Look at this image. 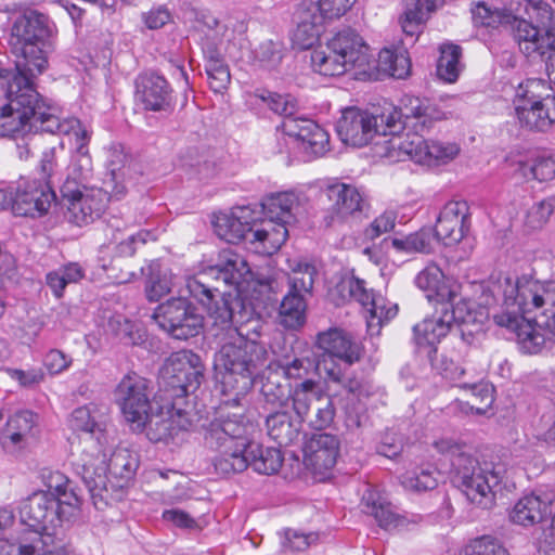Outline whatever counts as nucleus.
Returning <instances> with one entry per match:
<instances>
[{"label": "nucleus", "mask_w": 555, "mask_h": 555, "mask_svg": "<svg viewBox=\"0 0 555 555\" xmlns=\"http://www.w3.org/2000/svg\"><path fill=\"white\" fill-rule=\"evenodd\" d=\"M493 301L502 298L503 311L493 315L495 324L516 335L525 353H538L546 341L555 343V282L500 276L487 286Z\"/></svg>", "instance_id": "1"}, {"label": "nucleus", "mask_w": 555, "mask_h": 555, "mask_svg": "<svg viewBox=\"0 0 555 555\" xmlns=\"http://www.w3.org/2000/svg\"><path fill=\"white\" fill-rule=\"evenodd\" d=\"M254 430V423L242 414L229 415L210 423L205 441L210 449L218 452L212 460L216 473L230 475L241 473L248 466L264 475H273L280 470L283 464L281 450L263 448L249 441L248 436Z\"/></svg>", "instance_id": "2"}, {"label": "nucleus", "mask_w": 555, "mask_h": 555, "mask_svg": "<svg viewBox=\"0 0 555 555\" xmlns=\"http://www.w3.org/2000/svg\"><path fill=\"white\" fill-rule=\"evenodd\" d=\"M415 129L424 130L431 120L447 118L437 105L416 96H404L399 108L388 105L379 114L356 107L343 111L336 125L340 140L348 145L361 147L370 143L376 134L387 135L401 129V119Z\"/></svg>", "instance_id": "3"}, {"label": "nucleus", "mask_w": 555, "mask_h": 555, "mask_svg": "<svg viewBox=\"0 0 555 555\" xmlns=\"http://www.w3.org/2000/svg\"><path fill=\"white\" fill-rule=\"evenodd\" d=\"M0 86L5 89L8 103L0 109V137L22 138L44 131L54 133L62 121L57 108L38 91L35 80L10 76L0 69Z\"/></svg>", "instance_id": "4"}, {"label": "nucleus", "mask_w": 555, "mask_h": 555, "mask_svg": "<svg viewBox=\"0 0 555 555\" xmlns=\"http://www.w3.org/2000/svg\"><path fill=\"white\" fill-rule=\"evenodd\" d=\"M259 328L256 321L251 333L249 330L244 332V327L231 331L215 356L217 387L222 395L231 396L225 402L232 401L237 405L251 388L255 376L267 364L268 351L256 339L260 335Z\"/></svg>", "instance_id": "5"}, {"label": "nucleus", "mask_w": 555, "mask_h": 555, "mask_svg": "<svg viewBox=\"0 0 555 555\" xmlns=\"http://www.w3.org/2000/svg\"><path fill=\"white\" fill-rule=\"evenodd\" d=\"M433 446L450 460L453 481L467 500L481 508H491L506 475L505 464L487 461L479 463L470 454L469 447L452 438L438 439Z\"/></svg>", "instance_id": "6"}, {"label": "nucleus", "mask_w": 555, "mask_h": 555, "mask_svg": "<svg viewBox=\"0 0 555 555\" xmlns=\"http://www.w3.org/2000/svg\"><path fill=\"white\" fill-rule=\"evenodd\" d=\"M250 268L243 256L232 249L222 250L216 264L206 268L198 275L186 280V288L207 310L216 324L233 322L232 295L221 289L224 286H238L250 274Z\"/></svg>", "instance_id": "7"}, {"label": "nucleus", "mask_w": 555, "mask_h": 555, "mask_svg": "<svg viewBox=\"0 0 555 555\" xmlns=\"http://www.w3.org/2000/svg\"><path fill=\"white\" fill-rule=\"evenodd\" d=\"M108 409L104 404L90 402L75 409L68 418V426L77 433H85L94 439L98 448L95 453L85 452L76 463L77 473L81 476L89 493L98 506L103 505L114 495L115 488H107L104 476L107 436Z\"/></svg>", "instance_id": "8"}, {"label": "nucleus", "mask_w": 555, "mask_h": 555, "mask_svg": "<svg viewBox=\"0 0 555 555\" xmlns=\"http://www.w3.org/2000/svg\"><path fill=\"white\" fill-rule=\"evenodd\" d=\"M259 211L249 206L233 208L229 214L214 215L216 234L228 243L244 242L248 248L260 255H272L287 240V232L270 220H260Z\"/></svg>", "instance_id": "9"}, {"label": "nucleus", "mask_w": 555, "mask_h": 555, "mask_svg": "<svg viewBox=\"0 0 555 555\" xmlns=\"http://www.w3.org/2000/svg\"><path fill=\"white\" fill-rule=\"evenodd\" d=\"M52 28L47 15L31 11L17 17L12 26L10 47L16 56L15 69L10 76L35 80L48 67Z\"/></svg>", "instance_id": "10"}, {"label": "nucleus", "mask_w": 555, "mask_h": 555, "mask_svg": "<svg viewBox=\"0 0 555 555\" xmlns=\"http://www.w3.org/2000/svg\"><path fill=\"white\" fill-rule=\"evenodd\" d=\"M371 53L363 38L352 29L335 34L325 44L311 54V64L323 76H340L346 72L364 67Z\"/></svg>", "instance_id": "11"}, {"label": "nucleus", "mask_w": 555, "mask_h": 555, "mask_svg": "<svg viewBox=\"0 0 555 555\" xmlns=\"http://www.w3.org/2000/svg\"><path fill=\"white\" fill-rule=\"evenodd\" d=\"M76 513L77 511L68 509L57 501L52 493L44 491L34 492L20 508L22 522L37 534L36 541L31 544L38 546L39 544L54 545L55 541L63 540L59 529Z\"/></svg>", "instance_id": "12"}, {"label": "nucleus", "mask_w": 555, "mask_h": 555, "mask_svg": "<svg viewBox=\"0 0 555 555\" xmlns=\"http://www.w3.org/2000/svg\"><path fill=\"white\" fill-rule=\"evenodd\" d=\"M286 262L291 271L288 292L281 301L279 315L282 325L287 328H298L306 321L305 295L313 287L317 270L313 264L298 258L287 259Z\"/></svg>", "instance_id": "13"}, {"label": "nucleus", "mask_w": 555, "mask_h": 555, "mask_svg": "<svg viewBox=\"0 0 555 555\" xmlns=\"http://www.w3.org/2000/svg\"><path fill=\"white\" fill-rule=\"evenodd\" d=\"M158 326L176 339L196 336L203 326V317L185 298H171L160 304L154 314Z\"/></svg>", "instance_id": "14"}, {"label": "nucleus", "mask_w": 555, "mask_h": 555, "mask_svg": "<svg viewBox=\"0 0 555 555\" xmlns=\"http://www.w3.org/2000/svg\"><path fill=\"white\" fill-rule=\"evenodd\" d=\"M149 382L137 373L125 375L115 390L116 401L125 420L135 430L145 428L152 405L149 399Z\"/></svg>", "instance_id": "15"}, {"label": "nucleus", "mask_w": 555, "mask_h": 555, "mask_svg": "<svg viewBox=\"0 0 555 555\" xmlns=\"http://www.w3.org/2000/svg\"><path fill=\"white\" fill-rule=\"evenodd\" d=\"M345 283L350 297L366 309L365 320L371 335L378 334L382 326L397 315V305L389 302L380 295H375L372 289H367L364 280L352 276Z\"/></svg>", "instance_id": "16"}, {"label": "nucleus", "mask_w": 555, "mask_h": 555, "mask_svg": "<svg viewBox=\"0 0 555 555\" xmlns=\"http://www.w3.org/2000/svg\"><path fill=\"white\" fill-rule=\"evenodd\" d=\"M317 347L323 351L322 367L324 363L351 366L360 361L364 349L362 344L350 333L340 328H328L317 336Z\"/></svg>", "instance_id": "17"}, {"label": "nucleus", "mask_w": 555, "mask_h": 555, "mask_svg": "<svg viewBox=\"0 0 555 555\" xmlns=\"http://www.w3.org/2000/svg\"><path fill=\"white\" fill-rule=\"evenodd\" d=\"M203 371L204 366L196 353L181 350L168 358L164 375L168 378V384L177 389V396H186L199 387Z\"/></svg>", "instance_id": "18"}, {"label": "nucleus", "mask_w": 555, "mask_h": 555, "mask_svg": "<svg viewBox=\"0 0 555 555\" xmlns=\"http://www.w3.org/2000/svg\"><path fill=\"white\" fill-rule=\"evenodd\" d=\"M105 236L107 243L101 245L99 249V261L102 269L107 271L115 268L116 259L132 257L137 248L147 242L151 233L147 230H140L125 237L119 221L114 219L107 224Z\"/></svg>", "instance_id": "19"}, {"label": "nucleus", "mask_w": 555, "mask_h": 555, "mask_svg": "<svg viewBox=\"0 0 555 555\" xmlns=\"http://www.w3.org/2000/svg\"><path fill=\"white\" fill-rule=\"evenodd\" d=\"M61 193L68 203V211L78 225L88 224L99 217L105 208L106 198L101 189L75 186L66 181L61 186Z\"/></svg>", "instance_id": "20"}, {"label": "nucleus", "mask_w": 555, "mask_h": 555, "mask_svg": "<svg viewBox=\"0 0 555 555\" xmlns=\"http://www.w3.org/2000/svg\"><path fill=\"white\" fill-rule=\"evenodd\" d=\"M470 225L467 203L451 201L439 212L433 234L444 246H455L469 233Z\"/></svg>", "instance_id": "21"}, {"label": "nucleus", "mask_w": 555, "mask_h": 555, "mask_svg": "<svg viewBox=\"0 0 555 555\" xmlns=\"http://www.w3.org/2000/svg\"><path fill=\"white\" fill-rule=\"evenodd\" d=\"M435 121L431 120L428 127L420 130L408 125L405 118L402 117L401 129L395 133H388L391 137L385 141L386 156L396 162L411 159L423 164L424 159H426V140L423 133L428 131Z\"/></svg>", "instance_id": "22"}, {"label": "nucleus", "mask_w": 555, "mask_h": 555, "mask_svg": "<svg viewBox=\"0 0 555 555\" xmlns=\"http://www.w3.org/2000/svg\"><path fill=\"white\" fill-rule=\"evenodd\" d=\"M55 195L49 184L36 180H23L16 191H12L9 207L16 216H40L48 211Z\"/></svg>", "instance_id": "23"}, {"label": "nucleus", "mask_w": 555, "mask_h": 555, "mask_svg": "<svg viewBox=\"0 0 555 555\" xmlns=\"http://www.w3.org/2000/svg\"><path fill=\"white\" fill-rule=\"evenodd\" d=\"M490 297L491 299L487 296L480 306L468 299L456 301L451 309L448 307L449 302L442 304L446 313L453 317V326L459 328L462 339L467 344L473 341L475 335L482 332L483 322L488 318L486 306L495 302L491 295Z\"/></svg>", "instance_id": "24"}, {"label": "nucleus", "mask_w": 555, "mask_h": 555, "mask_svg": "<svg viewBox=\"0 0 555 555\" xmlns=\"http://www.w3.org/2000/svg\"><path fill=\"white\" fill-rule=\"evenodd\" d=\"M57 127L54 133L69 135L75 140L76 151L72 158V172L75 179L80 181L86 180L92 171V160L88 151L90 132L80 120L75 117L62 119Z\"/></svg>", "instance_id": "25"}, {"label": "nucleus", "mask_w": 555, "mask_h": 555, "mask_svg": "<svg viewBox=\"0 0 555 555\" xmlns=\"http://www.w3.org/2000/svg\"><path fill=\"white\" fill-rule=\"evenodd\" d=\"M135 94L144 108L153 112L173 109L172 91L168 81L156 74H143L135 79Z\"/></svg>", "instance_id": "26"}, {"label": "nucleus", "mask_w": 555, "mask_h": 555, "mask_svg": "<svg viewBox=\"0 0 555 555\" xmlns=\"http://www.w3.org/2000/svg\"><path fill=\"white\" fill-rule=\"evenodd\" d=\"M553 500V494L541 491L524 495L514 504L508 518L514 525L532 527L552 514Z\"/></svg>", "instance_id": "27"}, {"label": "nucleus", "mask_w": 555, "mask_h": 555, "mask_svg": "<svg viewBox=\"0 0 555 555\" xmlns=\"http://www.w3.org/2000/svg\"><path fill=\"white\" fill-rule=\"evenodd\" d=\"M108 446L106 447V449ZM107 459V454L105 455V460ZM104 476L106 477L107 488H112V485L115 488L114 495L107 502H103V505L98 506L91 498L93 505L98 509H103L106 506L111 505L113 502L117 501L122 494V488L126 481L132 476L138 467L137 459L132 455V453L125 448L116 449L106 464L104 462ZM90 496H92L90 494Z\"/></svg>", "instance_id": "28"}, {"label": "nucleus", "mask_w": 555, "mask_h": 555, "mask_svg": "<svg viewBox=\"0 0 555 555\" xmlns=\"http://www.w3.org/2000/svg\"><path fill=\"white\" fill-rule=\"evenodd\" d=\"M555 35L534 26L527 20H518L514 26V38L520 51L528 57H544L555 50Z\"/></svg>", "instance_id": "29"}, {"label": "nucleus", "mask_w": 555, "mask_h": 555, "mask_svg": "<svg viewBox=\"0 0 555 555\" xmlns=\"http://www.w3.org/2000/svg\"><path fill=\"white\" fill-rule=\"evenodd\" d=\"M339 441L336 436L321 433L312 435L305 444V463L315 473L334 467L338 456Z\"/></svg>", "instance_id": "30"}, {"label": "nucleus", "mask_w": 555, "mask_h": 555, "mask_svg": "<svg viewBox=\"0 0 555 555\" xmlns=\"http://www.w3.org/2000/svg\"><path fill=\"white\" fill-rule=\"evenodd\" d=\"M515 116L521 128L544 132L555 124V99L543 102H514Z\"/></svg>", "instance_id": "31"}, {"label": "nucleus", "mask_w": 555, "mask_h": 555, "mask_svg": "<svg viewBox=\"0 0 555 555\" xmlns=\"http://www.w3.org/2000/svg\"><path fill=\"white\" fill-rule=\"evenodd\" d=\"M261 207L266 215L262 220H270L288 233L287 225L296 221L300 199L294 192H279L264 197Z\"/></svg>", "instance_id": "32"}, {"label": "nucleus", "mask_w": 555, "mask_h": 555, "mask_svg": "<svg viewBox=\"0 0 555 555\" xmlns=\"http://www.w3.org/2000/svg\"><path fill=\"white\" fill-rule=\"evenodd\" d=\"M416 286L426 293L429 300L441 305L452 302L457 296L456 286L446 279L442 270L436 263L427 264L415 278Z\"/></svg>", "instance_id": "33"}, {"label": "nucleus", "mask_w": 555, "mask_h": 555, "mask_svg": "<svg viewBox=\"0 0 555 555\" xmlns=\"http://www.w3.org/2000/svg\"><path fill=\"white\" fill-rule=\"evenodd\" d=\"M326 194L332 204V217L328 224L343 221L346 218L360 212L364 199L358 188L351 184L336 182L327 186Z\"/></svg>", "instance_id": "34"}, {"label": "nucleus", "mask_w": 555, "mask_h": 555, "mask_svg": "<svg viewBox=\"0 0 555 555\" xmlns=\"http://www.w3.org/2000/svg\"><path fill=\"white\" fill-rule=\"evenodd\" d=\"M36 415L30 411L14 414L7 422L0 436L2 448L9 453H15L25 448L34 437Z\"/></svg>", "instance_id": "35"}, {"label": "nucleus", "mask_w": 555, "mask_h": 555, "mask_svg": "<svg viewBox=\"0 0 555 555\" xmlns=\"http://www.w3.org/2000/svg\"><path fill=\"white\" fill-rule=\"evenodd\" d=\"M452 327L453 317L447 314L441 307L440 311L414 325V340L418 346L434 347L451 332Z\"/></svg>", "instance_id": "36"}, {"label": "nucleus", "mask_w": 555, "mask_h": 555, "mask_svg": "<svg viewBox=\"0 0 555 555\" xmlns=\"http://www.w3.org/2000/svg\"><path fill=\"white\" fill-rule=\"evenodd\" d=\"M266 429L280 446H289L299 437L301 422L287 410L274 411L266 417Z\"/></svg>", "instance_id": "37"}, {"label": "nucleus", "mask_w": 555, "mask_h": 555, "mask_svg": "<svg viewBox=\"0 0 555 555\" xmlns=\"http://www.w3.org/2000/svg\"><path fill=\"white\" fill-rule=\"evenodd\" d=\"M40 476L42 483L48 489L46 492L52 493L68 509L79 511L81 496L78 489L63 473L43 468Z\"/></svg>", "instance_id": "38"}, {"label": "nucleus", "mask_w": 555, "mask_h": 555, "mask_svg": "<svg viewBox=\"0 0 555 555\" xmlns=\"http://www.w3.org/2000/svg\"><path fill=\"white\" fill-rule=\"evenodd\" d=\"M323 396L318 382L314 379H305L296 384L289 392L296 417L301 423L305 422L309 416L312 405H315Z\"/></svg>", "instance_id": "39"}, {"label": "nucleus", "mask_w": 555, "mask_h": 555, "mask_svg": "<svg viewBox=\"0 0 555 555\" xmlns=\"http://www.w3.org/2000/svg\"><path fill=\"white\" fill-rule=\"evenodd\" d=\"M435 7V0H405V9L400 17L402 31L410 37L421 34L428 12Z\"/></svg>", "instance_id": "40"}, {"label": "nucleus", "mask_w": 555, "mask_h": 555, "mask_svg": "<svg viewBox=\"0 0 555 555\" xmlns=\"http://www.w3.org/2000/svg\"><path fill=\"white\" fill-rule=\"evenodd\" d=\"M363 511L376 519L387 530L400 525L401 519L393 512L390 503L372 490H367L362 499Z\"/></svg>", "instance_id": "41"}, {"label": "nucleus", "mask_w": 555, "mask_h": 555, "mask_svg": "<svg viewBox=\"0 0 555 555\" xmlns=\"http://www.w3.org/2000/svg\"><path fill=\"white\" fill-rule=\"evenodd\" d=\"M465 374V370L459 366L454 367V372H447V375L454 380H459L457 386L472 392L474 399L479 400L480 405L470 404V409L477 414H483L492 405L493 387L486 382H461V377Z\"/></svg>", "instance_id": "42"}, {"label": "nucleus", "mask_w": 555, "mask_h": 555, "mask_svg": "<svg viewBox=\"0 0 555 555\" xmlns=\"http://www.w3.org/2000/svg\"><path fill=\"white\" fill-rule=\"evenodd\" d=\"M206 55V73L210 89L216 93H222L229 86L231 75L229 67L220 59L215 48L208 47L204 50Z\"/></svg>", "instance_id": "43"}, {"label": "nucleus", "mask_w": 555, "mask_h": 555, "mask_svg": "<svg viewBox=\"0 0 555 555\" xmlns=\"http://www.w3.org/2000/svg\"><path fill=\"white\" fill-rule=\"evenodd\" d=\"M434 234L430 228H422L416 232L391 238V246L402 254H429L433 250Z\"/></svg>", "instance_id": "44"}, {"label": "nucleus", "mask_w": 555, "mask_h": 555, "mask_svg": "<svg viewBox=\"0 0 555 555\" xmlns=\"http://www.w3.org/2000/svg\"><path fill=\"white\" fill-rule=\"evenodd\" d=\"M269 372L262 377L261 395L267 403L279 406H286L289 399L291 387L287 383H283V375L273 372L269 366Z\"/></svg>", "instance_id": "45"}, {"label": "nucleus", "mask_w": 555, "mask_h": 555, "mask_svg": "<svg viewBox=\"0 0 555 555\" xmlns=\"http://www.w3.org/2000/svg\"><path fill=\"white\" fill-rule=\"evenodd\" d=\"M462 50L456 44H443L440 47V57L437 63V75L446 82H454L461 72L460 57Z\"/></svg>", "instance_id": "46"}, {"label": "nucleus", "mask_w": 555, "mask_h": 555, "mask_svg": "<svg viewBox=\"0 0 555 555\" xmlns=\"http://www.w3.org/2000/svg\"><path fill=\"white\" fill-rule=\"evenodd\" d=\"M551 91L552 88L547 80L542 78H528L518 85L514 102H543L544 99H555V95H553Z\"/></svg>", "instance_id": "47"}, {"label": "nucleus", "mask_w": 555, "mask_h": 555, "mask_svg": "<svg viewBox=\"0 0 555 555\" xmlns=\"http://www.w3.org/2000/svg\"><path fill=\"white\" fill-rule=\"evenodd\" d=\"M378 68L391 77L402 79L410 74V59L405 52L397 53L390 49H383L378 53Z\"/></svg>", "instance_id": "48"}, {"label": "nucleus", "mask_w": 555, "mask_h": 555, "mask_svg": "<svg viewBox=\"0 0 555 555\" xmlns=\"http://www.w3.org/2000/svg\"><path fill=\"white\" fill-rule=\"evenodd\" d=\"M310 130L305 132L306 137L299 147L310 157H321L330 151V134L315 122H308Z\"/></svg>", "instance_id": "49"}, {"label": "nucleus", "mask_w": 555, "mask_h": 555, "mask_svg": "<svg viewBox=\"0 0 555 555\" xmlns=\"http://www.w3.org/2000/svg\"><path fill=\"white\" fill-rule=\"evenodd\" d=\"M437 472L430 467L416 468L401 476V485L411 491L433 490L437 487Z\"/></svg>", "instance_id": "50"}, {"label": "nucleus", "mask_w": 555, "mask_h": 555, "mask_svg": "<svg viewBox=\"0 0 555 555\" xmlns=\"http://www.w3.org/2000/svg\"><path fill=\"white\" fill-rule=\"evenodd\" d=\"M425 153L426 159L423 164L439 165L454 159L460 153V147L455 143L426 140Z\"/></svg>", "instance_id": "51"}, {"label": "nucleus", "mask_w": 555, "mask_h": 555, "mask_svg": "<svg viewBox=\"0 0 555 555\" xmlns=\"http://www.w3.org/2000/svg\"><path fill=\"white\" fill-rule=\"evenodd\" d=\"M525 11L538 27L555 35V15L550 4L543 0H527Z\"/></svg>", "instance_id": "52"}, {"label": "nucleus", "mask_w": 555, "mask_h": 555, "mask_svg": "<svg viewBox=\"0 0 555 555\" xmlns=\"http://www.w3.org/2000/svg\"><path fill=\"white\" fill-rule=\"evenodd\" d=\"M460 555H509V553L498 539L482 535L470 540Z\"/></svg>", "instance_id": "53"}, {"label": "nucleus", "mask_w": 555, "mask_h": 555, "mask_svg": "<svg viewBox=\"0 0 555 555\" xmlns=\"http://www.w3.org/2000/svg\"><path fill=\"white\" fill-rule=\"evenodd\" d=\"M284 57L282 43L272 40L259 44L255 51V59L259 66L272 70L278 68Z\"/></svg>", "instance_id": "54"}, {"label": "nucleus", "mask_w": 555, "mask_h": 555, "mask_svg": "<svg viewBox=\"0 0 555 555\" xmlns=\"http://www.w3.org/2000/svg\"><path fill=\"white\" fill-rule=\"evenodd\" d=\"M349 366H341V364L324 363V373L328 383L340 385L348 393L356 395L361 389L359 379L350 376L347 372Z\"/></svg>", "instance_id": "55"}, {"label": "nucleus", "mask_w": 555, "mask_h": 555, "mask_svg": "<svg viewBox=\"0 0 555 555\" xmlns=\"http://www.w3.org/2000/svg\"><path fill=\"white\" fill-rule=\"evenodd\" d=\"M147 436L153 441H166L171 439L169 424V409H162L157 413L149 411V418L145 423Z\"/></svg>", "instance_id": "56"}, {"label": "nucleus", "mask_w": 555, "mask_h": 555, "mask_svg": "<svg viewBox=\"0 0 555 555\" xmlns=\"http://www.w3.org/2000/svg\"><path fill=\"white\" fill-rule=\"evenodd\" d=\"M259 96L268 104L272 112L283 116L284 119L295 116L297 113V100L291 94H279L267 91L262 92Z\"/></svg>", "instance_id": "57"}, {"label": "nucleus", "mask_w": 555, "mask_h": 555, "mask_svg": "<svg viewBox=\"0 0 555 555\" xmlns=\"http://www.w3.org/2000/svg\"><path fill=\"white\" fill-rule=\"evenodd\" d=\"M335 417V408L331 397L323 396L315 404V412L308 416L305 422L317 430H322L331 426Z\"/></svg>", "instance_id": "58"}, {"label": "nucleus", "mask_w": 555, "mask_h": 555, "mask_svg": "<svg viewBox=\"0 0 555 555\" xmlns=\"http://www.w3.org/2000/svg\"><path fill=\"white\" fill-rule=\"evenodd\" d=\"M128 169L124 166L121 168L112 167L109 173L103 181L102 192L107 196L115 199L122 198L127 193V183L125 180Z\"/></svg>", "instance_id": "59"}, {"label": "nucleus", "mask_w": 555, "mask_h": 555, "mask_svg": "<svg viewBox=\"0 0 555 555\" xmlns=\"http://www.w3.org/2000/svg\"><path fill=\"white\" fill-rule=\"evenodd\" d=\"M554 202L553 198H547L534 203L526 215L527 227L533 230L541 229L554 211Z\"/></svg>", "instance_id": "60"}, {"label": "nucleus", "mask_w": 555, "mask_h": 555, "mask_svg": "<svg viewBox=\"0 0 555 555\" xmlns=\"http://www.w3.org/2000/svg\"><path fill=\"white\" fill-rule=\"evenodd\" d=\"M39 172L43 180L42 184H49L52 190L55 183L54 180L59 175L55 147H50L42 153L39 164Z\"/></svg>", "instance_id": "61"}, {"label": "nucleus", "mask_w": 555, "mask_h": 555, "mask_svg": "<svg viewBox=\"0 0 555 555\" xmlns=\"http://www.w3.org/2000/svg\"><path fill=\"white\" fill-rule=\"evenodd\" d=\"M297 27L294 33V40L301 49H309L318 41L323 26L315 25V22L306 24L304 22H296Z\"/></svg>", "instance_id": "62"}, {"label": "nucleus", "mask_w": 555, "mask_h": 555, "mask_svg": "<svg viewBox=\"0 0 555 555\" xmlns=\"http://www.w3.org/2000/svg\"><path fill=\"white\" fill-rule=\"evenodd\" d=\"M281 374L288 379H309L308 375L313 369V363L308 358H295L293 361L280 365Z\"/></svg>", "instance_id": "63"}, {"label": "nucleus", "mask_w": 555, "mask_h": 555, "mask_svg": "<svg viewBox=\"0 0 555 555\" xmlns=\"http://www.w3.org/2000/svg\"><path fill=\"white\" fill-rule=\"evenodd\" d=\"M308 122L314 121L307 118L291 116L283 119L281 128L284 134L293 139L299 146L306 137L305 132L310 130V127L307 125Z\"/></svg>", "instance_id": "64"}]
</instances>
